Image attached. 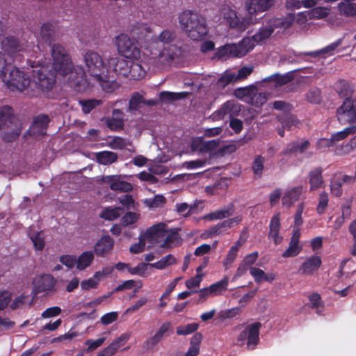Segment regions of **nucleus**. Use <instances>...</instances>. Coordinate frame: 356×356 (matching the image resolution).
Segmentation results:
<instances>
[{"instance_id": "a211bd4d", "label": "nucleus", "mask_w": 356, "mask_h": 356, "mask_svg": "<svg viewBox=\"0 0 356 356\" xmlns=\"http://www.w3.org/2000/svg\"><path fill=\"white\" fill-rule=\"evenodd\" d=\"M274 4V0H248L245 7L251 15H257L270 9Z\"/></svg>"}, {"instance_id": "412c9836", "label": "nucleus", "mask_w": 356, "mask_h": 356, "mask_svg": "<svg viewBox=\"0 0 356 356\" xmlns=\"http://www.w3.org/2000/svg\"><path fill=\"white\" fill-rule=\"evenodd\" d=\"M234 204L233 203H229L220 209L216 210L204 215L202 217V219L209 221L222 220L232 216L234 213Z\"/></svg>"}, {"instance_id": "3c124183", "label": "nucleus", "mask_w": 356, "mask_h": 356, "mask_svg": "<svg viewBox=\"0 0 356 356\" xmlns=\"http://www.w3.org/2000/svg\"><path fill=\"white\" fill-rule=\"evenodd\" d=\"M143 96L140 95L138 92H135L132 95L129 102V110L130 111H138L143 104Z\"/></svg>"}, {"instance_id": "6ab92c4d", "label": "nucleus", "mask_w": 356, "mask_h": 356, "mask_svg": "<svg viewBox=\"0 0 356 356\" xmlns=\"http://www.w3.org/2000/svg\"><path fill=\"white\" fill-rule=\"evenodd\" d=\"M94 79L99 83L102 90L107 93L113 92L120 87V84L114 77L109 74L108 70L104 72L100 76Z\"/></svg>"}, {"instance_id": "a878e982", "label": "nucleus", "mask_w": 356, "mask_h": 356, "mask_svg": "<svg viewBox=\"0 0 356 356\" xmlns=\"http://www.w3.org/2000/svg\"><path fill=\"white\" fill-rule=\"evenodd\" d=\"M303 187L298 186L287 191L282 198V205L287 208L291 207L297 202L302 193Z\"/></svg>"}, {"instance_id": "393cba45", "label": "nucleus", "mask_w": 356, "mask_h": 356, "mask_svg": "<svg viewBox=\"0 0 356 356\" xmlns=\"http://www.w3.org/2000/svg\"><path fill=\"white\" fill-rule=\"evenodd\" d=\"M130 333H123L115 340H113L107 347L102 350L106 356L114 355L118 349L124 346L130 339Z\"/></svg>"}, {"instance_id": "0eeeda50", "label": "nucleus", "mask_w": 356, "mask_h": 356, "mask_svg": "<svg viewBox=\"0 0 356 356\" xmlns=\"http://www.w3.org/2000/svg\"><path fill=\"white\" fill-rule=\"evenodd\" d=\"M1 47L10 62L21 63L28 45L15 37H7L1 43Z\"/></svg>"}, {"instance_id": "c756f323", "label": "nucleus", "mask_w": 356, "mask_h": 356, "mask_svg": "<svg viewBox=\"0 0 356 356\" xmlns=\"http://www.w3.org/2000/svg\"><path fill=\"white\" fill-rule=\"evenodd\" d=\"M145 70L140 63L131 60L127 78L133 80H140L145 76Z\"/></svg>"}, {"instance_id": "37998d69", "label": "nucleus", "mask_w": 356, "mask_h": 356, "mask_svg": "<svg viewBox=\"0 0 356 356\" xmlns=\"http://www.w3.org/2000/svg\"><path fill=\"white\" fill-rule=\"evenodd\" d=\"M54 33V26L51 24L44 23L41 26V37L49 45H51V44Z\"/></svg>"}, {"instance_id": "052dcab7", "label": "nucleus", "mask_w": 356, "mask_h": 356, "mask_svg": "<svg viewBox=\"0 0 356 356\" xmlns=\"http://www.w3.org/2000/svg\"><path fill=\"white\" fill-rule=\"evenodd\" d=\"M227 48L229 57L239 58L244 56V51H243L239 44H227Z\"/></svg>"}, {"instance_id": "423d86ee", "label": "nucleus", "mask_w": 356, "mask_h": 356, "mask_svg": "<svg viewBox=\"0 0 356 356\" xmlns=\"http://www.w3.org/2000/svg\"><path fill=\"white\" fill-rule=\"evenodd\" d=\"M53 58V67L60 75L70 73L73 69V64L65 48L60 44H54L51 48Z\"/></svg>"}, {"instance_id": "0e129e2a", "label": "nucleus", "mask_w": 356, "mask_h": 356, "mask_svg": "<svg viewBox=\"0 0 356 356\" xmlns=\"http://www.w3.org/2000/svg\"><path fill=\"white\" fill-rule=\"evenodd\" d=\"M257 42L253 40V36L250 38H243L239 43L240 47L244 51L245 55L248 51L253 49Z\"/></svg>"}, {"instance_id": "473e14b6", "label": "nucleus", "mask_w": 356, "mask_h": 356, "mask_svg": "<svg viewBox=\"0 0 356 356\" xmlns=\"http://www.w3.org/2000/svg\"><path fill=\"white\" fill-rule=\"evenodd\" d=\"M94 259L92 251H86L81 254L76 259V268L83 270L88 267Z\"/></svg>"}, {"instance_id": "4be33fe9", "label": "nucleus", "mask_w": 356, "mask_h": 356, "mask_svg": "<svg viewBox=\"0 0 356 356\" xmlns=\"http://www.w3.org/2000/svg\"><path fill=\"white\" fill-rule=\"evenodd\" d=\"M323 172V170L321 166L316 167L309 172L308 179L310 191H317L324 185Z\"/></svg>"}, {"instance_id": "cd10ccee", "label": "nucleus", "mask_w": 356, "mask_h": 356, "mask_svg": "<svg viewBox=\"0 0 356 356\" xmlns=\"http://www.w3.org/2000/svg\"><path fill=\"white\" fill-rule=\"evenodd\" d=\"M310 146V143L309 140H305L302 143L299 141H292L287 144L286 147L282 152L284 155H296L297 154H302L305 150H307Z\"/></svg>"}, {"instance_id": "a19ab883", "label": "nucleus", "mask_w": 356, "mask_h": 356, "mask_svg": "<svg viewBox=\"0 0 356 356\" xmlns=\"http://www.w3.org/2000/svg\"><path fill=\"white\" fill-rule=\"evenodd\" d=\"M265 159L261 155L255 156L252 165V170L256 178H261L264 168Z\"/></svg>"}, {"instance_id": "864d4df0", "label": "nucleus", "mask_w": 356, "mask_h": 356, "mask_svg": "<svg viewBox=\"0 0 356 356\" xmlns=\"http://www.w3.org/2000/svg\"><path fill=\"white\" fill-rule=\"evenodd\" d=\"M166 202L165 197L162 195H156L154 198L147 199L146 204L149 208H159L163 207Z\"/></svg>"}, {"instance_id": "79ce46f5", "label": "nucleus", "mask_w": 356, "mask_h": 356, "mask_svg": "<svg viewBox=\"0 0 356 356\" xmlns=\"http://www.w3.org/2000/svg\"><path fill=\"white\" fill-rule=\"evenodd\" d=\"M79 102L81 106L83 113L85 114L90 113L94 108L102 104V100L95 99L79 100Z\"/></svg>"}, {"instance_id": "c9c22d12", "label": "nucleus", "mask_w": 356, "mask_h": 356, "mask_svg": "<svg viewBox=\"0 0 356 356\" xmlns=\"http://www.w3.org/2000/svg\"><path fill=\"white\" fill-rule=\"evenodd\" d=\"M356 134V125L346 127L343 130L334 133L331 135V139L335 145L337 142L345 139L349 135Z\"/></svg>"}, {"instance_id": "4d7b16f0", "label": "nucleus", "mask_w": 356, "mask_h": 356, "mask_svg": "<svg viewBox=\"0 0 356 356\" xmlns=\"http://www.w3.org/2000/svg\"><path fill=\"white\" fill-rule=\"evenodd\" d=\"M306 99L312 104H319L321 102V90L317 88L310 89L306 94Z\"/></svg>"}, {"instance_id": "f704fd0d", "label": "nucleus", "mask_w": 356, "mask_h": 356, "mask_svg": "<svg viewBox=\"0 0 356 356\" xmlns=\"http://www.w3.org/2000/svg\"><path fill=\"white\" fill-rule=\"evenodd\" d=\"M122 211L120 207H108L102 211L99 217L107 220H114L121 216Z\"/></svg>"}, {"instance_id": "1a4fd4ad", "label": "nucleus", "mask_w": 356, "mask_h": 356, "mask_svg": "<svg viewBox=\"0 0 356 356\" xmlns=\"http://www.w3.org/2000/svg\"><path fill=\"white\" fill-rule=\"evenodd\" d=\"M260 322H255L247 325L239 334L237 341L241 345L246 342L247 348L253 350L259 342V331L261 327Z\"/></svg>"}, {"instance_id": "7ed1b4c3", "label": "nucleus", "mask_w": 356, "mask_h": 356, "mask_svg": "<svg viewBox=\"0 0 356 356\" xmlns=\"http://www.w3.org/2000/svg\"><path fill=\"white\" fill-rule=\"evenodd\" d=\"M295 21V15L288 13L282 17H272L266 21L265 26L261 27L258 32L253 35V40L259 44L269 38L276 29L286 30Z\"/></svg>"}, {"instance_id": "58836bf2", "label": "nucleus", "mask_w": 356, "mask_h": 356, "mask_svg": "<svg viewBox=\"0 0 356 356\" xmlns=\"http://www.w3.org/2000/svg\"><path fill=\"white\" fill-rule=\"evenodd\" d=\"M229 283V278L225 276L221 280L212 284L208 288L211 291V296H216L220 294L223 291L227 289Z\"/></svg>"}, {"instance_id": "8fccbe9b", "label": "nucleus", "mask_w": 356, "mask_h": 356, "mask_svg": "<svg viewBox=\"0 0 356 356\" xmlns=\"http://www.w3.org/2000/svg\"><path fill=\"white\" fill-rule=\"evenodd\" d=\"M176 38L174 30L165 29L158 36L157 40L164 44H168Z\"/></svg>"}, {"instance_id": "6e6552de", "label": "nucleus", "mask_w": 356, "mask_h": 356, "mask_svg": "<svg viewBox=\"0 0 356 356\" xmlns=\"http://www.w3.org/2000/svg\"><path fill=\"white\" fill-rule=\"evenodd\" d=\"M84 61L88 73L93 79L100 76L104 72L108 71L102 56L94 51H88L86 53Z\"/></svg>"}, {"instance_id": "dca6fc26", "label": "nucleus", "mask_w": 356, "mask_h": 356, "mask_svg": "<svg viewBox=\"0 0 356 356\" xmlns=\"http://www.w3.org/2000/svg\"><path fill=\"white\" fill-rule=\"evenodd\" d=\"M114 240L108 234H104L94 245V254L99 257H106L113 252Z\"/></svg>"}, {"instance_id": "69168bd1", "label": "nucleus", "mask_w": 356, "mask_h": 356, "mask_svg": "<svg viewBox=\"0 0 356 356\" xmlns=\"http://www.w3.org/2000/svg\"><path fill=\"white\" fill-rule=\"evenodd\" d=\"M106 338L105 337H101L96 340L94 339H88L85 341V344L88 346V348L86 349L87 352L92 351L99 346H101L104 342L105 341Z\"/></svg>"}, {"instance_id": "5701e85b", "label": "nucleus", "mask_w": 356, "mask_h": 356, "mask_svg": "<svg viewBox=\"0 0 356 356\" xmlns=\"http://www.w3.org/2000/svg\"><path fill=\"white\" fill-rule=\"evenodd\" d=\"M322 261L319 256L312 255L305 259L299 268V273L305 275H312L321 266Z\"/></svg>"}, {"instance_id": "5fc2aeb1", "label": "nucleus", "mask_w": 356, "mask_h": 356, "mask_svg": "<svg viewBox=\"0 0 356 356\" xmlns=\"http://www.w3.org/2000/svg\"><path fill=\"white\" fill-rule=\"evenodd\" d=\"M328 194L325 191L321 193L319 195L318 203L316 207V211L319 215L324 213L328 205Z\"/></svg>"}, {"instance_id": "b1692460", "label": "nucleus", "mask_w": 356, "mask_h": 356, "mask_svg": "<svg viewBox=\"0 0 356 356\" xmlns=\"http://www.w3.org/2000/svg\"><path fill=\"white\" fill-rule=\"evenodd\" d=\"M50 122L49 118L47 115H39L35 117L31 127V131L33 135H45L46 130Z\"/></svg>"}, {"instance_id": "13d9d810", "label": "nucleus", "mask_w": 356, "mask_h": 356, "mask_svg": "<svg viewBox=\"0 0 356 356\" xmlns=\"http://www.w3.org/2000/svg\"><path fill=\"white\" fill-rule=\"evenodd\" d=\"M199 327L197 323H190L185 326H178L177 327V334L178 335H187L195 332Z\"/></svg>"}, {"instance_id": "f257e3e1", "label": "nucleus", "mask_w": 356, "mask_h": 356, "mask_svg": "<svg viewBox=\"0 0 356 356\" xmlns=\"http://www.w3.org/2000/svg\"><path fill=\"white\" fill-rule=\"evenodd\" d=\"M179 23L187 35L193 40H202L207 35L206 19L199 13L186 10L179 14Z\"/></svg>"}, {"instance_id": "72a5a7b5", "label": "nucleus", "mask_w": 356, "mask_h": 356, "mask_svg": "<svg viewBox=\"0 0 356 356\" xmlns=\"http://www.w3.org/2000/svg\"><path fill=\"white\" fill-rule=\"evenodd\" d=\"M166 232L165 225L164 223H159L149 227L145 232V236L152 239L156 237L164 236Z\"/></svg>"}, {"instance_id": "680f3d73", "label": "nucleus", "mask_w": 356, "mask_h": 356, "mask_svg": "<svg viewBox=\"0 0 356 356\" xmlns=\"http://www.w3.org/2000/svg\"><path fill=\"white\" fill-rule=\"evenodd\" d=\"M150 264L140 263L136 267L128 268V272L131 275H138L141 277L145 276V273L147 270V266Z\"/></svg>"}, {"instance_id": "a18cd8bd", "label": "nucleus", "mask_w": 356, "mask_h": 356, "mask_svg": "<svg viewBox=\"0 0 356 356\" xmlns=\"http://www.w3.org/2000/svg\"><path fill=\"white\" fill-rule=\"evenodd\" d=\"M309 300L312 304L311 308L315 309L316 313L321 315L324 306L320 294L318 293H313L309 296Z\"/></svg>"}, {"instance_id": "49530a36", "label": "nucleus", "mask_w": 356, "mask_h": 356, "mask_svg": "<svg viewBox=\"0 0 356 356\" xmlns=\"http://www.w3.org/2000/svg\"><path fill=\"white\" fill-rule=\"evenodd\" d=\"M339 10L341 13L348 17L356 15V3L350 1L341 2L339 4Z\"/></svg>"}, {"instance_id": "aec40b11", "label": "nucleus", "mask_w": 356, "mask_h": 356, "mask_svg": "<svg viewBox=\"0 0 356 356\" xmlns=\"http://www.w3.org/2000/svg\"><path fill=\"white\" fill-rule=\"evenodd\" d=\"M353 179L352 176L342 175L341 173L336 174L330 182L332 194L336 197H340L343 193V184L353 183Z\"/></svg>"}, {"instance_id": "09e8293b", "label": "nucleus", "mask_w": 356, "mask_h": 356, "mask_svg": "<svg viewBox=\"0 0 356 356\" xmlns=\"http://www.w3.org/2000/svg\"><path fill=\"white\" fill-rule=\"evenodd\" d=\"M180 241V237L177 230H172L167 234L165 238L161 245L162 247H172L178 244Z\"/></svg>"}, {"instance_id": "20e7f679", "label": "nucleus", "mask_w": 356, "mask_h": 356, "mask_svg": "<svg viewBox=\"0 0 356 356\" xmlns=\"http://www.w3.org/2000/svg\"><path fill=\"white\" fill-rule=\"evenodd\" d=\"M13 127L14 129L12 131L4 133L3 140L5 142L10 143L16 140L22 132V128L17 124L11 106L6 105L0 107V130Z\"/></svg>"}, {"instance_id": "de8ad7c7", "label": "nucleus", "mask_w": 356, "mask_h": 356, "mask_svg": "<svg viewBox=\"0 0 356 356\" xmlns=\"http://www.w3.org/2000/svg\"><path fill=\"white\" fill-rule=\"evenodd\" d=\"M235 81H236L235 79V74L233 72H225L217 80L216 86L218 88L223 89L229 83Z\"/></svg>"}, {"instance_id": "4c0bfd02", "label": "nucleus", "mask_w": 356, "mask_h": 356, "mask_svg": "<svg viewBox=\"0 0 356 356\" xmlns=\"http://www.w3.org/2000/svg\"><path fill=\"white\" fill-rule=\"evenodd\" d=\"M342 40L343 39L340 38L337 41L332 42V44L326 46L325 47L321 49L319 51L306 52L304 54L307 56L316 57L320 54H330L341 44Z\"/></svg>"}, {"instance_id": "c85d7f7f", "label": "nucleus", "mask_w": 356, "mask_h": 356, "mask_svg": "<svg viewBox=\"0 0 356 356\" xmlns=\"http://www.w3.org/2000/svg\"><path fill=\"white\" fill-rule=\"evenodd\" d=\"M97 161L104 165H111L118 161V154L111 151H102L95 154Z\"/></svg>"}, {"instance_id": "e433bc0d", "label": "nucleus", "mask_w": 356, "mask_h": 356, "mask_svg": "<svg viewBox=\"0 0 356 356\" xmlns=\"http://www.w3.org/2000/svg\"><path fill=\"white\" fill-rule=\"evenodd\" d=\"M110 188L112 191H118L128 193L133 190V186L131 184L121 180L120 176L118 175L114 182H112V184L110 185Z\"/></svg>"}, {"instance_id": "9b49d317", "label": "nucleus", "mask_w": 356, "mask_h": 356, "mask_svg": "<svg viewBox=\"0 0 356 356\" xmlns=\"http://www.w3.org/2000/svg\"><path fill=\"white\" fill-rule=\"evenodd\" d=\"M183 54L182 48L175 44L164 47L156 56V63L162 66L170 65L172 63L178 60Z\"/></svg>"}, {"instance_id": "e2e57ef3", "label": "nucleus", "mask_w": 356, "mask_h": 356, "mask_svg": "<svg viewBox=\"0 0 356 356\" xmlns=\"http://www.w3.org/2000/svg\"><path fill=\"white\" fill-rule=\"evenodd\" d=\"M329 14V9L325 7H316L310 10L309 15L311 18L321 19L327 16Z\"/></svg>"}, {"instance_id": "39448f33", "label": "nucleus", "mask_w": 356, "mask_h": 356, "mask_svg": "<svg viewBox=\"0 0 356 356\" xmlns=\"http://www.w3.org/2000/svg\"><path fill=\"white\" fill-rule=\"evenodd\" d=\"M0 79L6 83L11 91H23L31 83L30 78L24 71L19 70L15 67L9 66L8 70H6L3 76Z\"/></svg>"}, {"instance_id": "7c9ffc66", "label": "nucleus", "mask_w": 356, "mask_h": 356, "mask_svg": "<svg viewBox=\"0 0 356 356\" xmlns=\"http://www.w3.org/2000/svg\"><path fill=\"white\" fill-rule=\"evenodd\" d=\"M187 96V92H174L169 91H162L159 93V100L161 102L169 103L184 99Z\"/></svg>"}, {"instance_id": "774afa93", "label": "nucleus", "mask_w": 356, "mask_h": 356, "mask_svg": "<svg viewBox=\"0 0 356 356\" xmlns=\"http://www.w3.org/2000/svg\"><path fill=\"white\" fill-rule=\"evenodd\" d=\"M250 273L253 277L256 283L259 284L264 281L265 272L256 267H250Z\"/></svg>"}, {"instance_id": "c03bdc74", "label": "nucleus", "mask_w": 356, "mask_h": 356, "mask_svg": "<svg viewBox=\"0 0 356 356\" xmlns=\"http://www.w3.org/2000/svg\"><path fill=\"white\" fill-rule=\"evenodd\" d=\"M227 22L231 28H236L238 30L243 31L245 29L244 24L240 21L235 12L231 11L226 16Z\"/></svg>"}, {"instance_id": "603ef678", "label": "nucleus", "mask_w": 356, "mask_h": 356, "mask_svg": "<svg viewBox=\"0 0 356 356\" xmlns=\"http://www.w3.org/2000/svg\"><path fill=\"white\" fill-rule=\"evenodd\" d=\"M106 126L114 131H119L124 128V122L122 119L108 118L106 119Z\"/></svg>"}, {"instance_id": "2eb2a0df", "label": "nucleus", "mask_w": 356, "mask_h": 356, "mask_svg": "<svg viewBox=\"0 0 356 356\" xmlns=\"http://www.w3.org/2000/svg\"><path fill=\"white\" fill-rule=\"evenodd\" d=\"M33 293L37 295L42 292L51 293L54 292L56 280L51 275L43 274L35 279L33 282Z\"/></svg>"}, {"instance_id": "2f4dec72", "label": "nucleus", "mask_w": 356, "mask_h": 356, "mask_svg": "<svg viewBox=\"0 0 356 356\" xmlns=\"http://www.w3.org/2000/svg\"><path fill=\"white\" fill-rule=\"evenodd\" d=\"M293 79V74L290 72L286 73L283 75L279 74H272L263 79V81H273L277 86H284L291 82Z\"/></svg>"}, {"instance_id": "6e6d98bb", "label": "nucleus", "mask_w": 356, "mask_h": 356, "mask_svg": "<svg viewBox=\"0 0 356 356\" xmlns=\"http://www.w3.org/2000/svg\"><path fill=\"white\" fill-rule=\"evenodd\" d=\"M356 148V136H354L349 142L343 144L340 148L337 149V154L346 155L350 153L353 149Z\"/></svg>"}, {"instance_id": "f03ea898", "label": "nucleus", "mask_w": 356, "mask_h": 356, "mask_svg": "<svg viewBox=\"0 0 356 356\" xmlns=\"http://www.w3.org/2000/svg\"><path fill=\"white\" fill-rule=\"evenodd\" d=\"M145 29L143 26H134L131 34L134 39H131L127 34H120L116 38V46L119 53L124 57L130 59H137L140 56V50L138 47L137 40H142ZM147 31H145L146 33Z\"/></svg>"}, {"instance_id": "f3484780", "label": "nucleus", "mask_w": 356, "mask_h": 356, "mask_svg": "<svg viewBox=\"0 0 356 356\" xmlns=\"http://www.w3.org/2000/svg\"><path fill=\"white\" fill-rule=\"evenodd\" d=\"M300 236V230L298 229H293V234L290 239L289 247L282 253V257H295L301 252L302 246L299 244Z\"/></svg>"}, {"instance_id": "9d476101", "label": "nucleus", "mask_w": 356, "mask_h": 356, "mask_svg": "<svg viewBox=\"0 0 356 356\" xmlns=\"http://www.w3.org/2000/svg\"><path fill=\"white\" fill-rule=\"evenodd\" d=\"M337 116L341 124L356 123V99L346 97L337 109Z\"/></svg>"}, {"instance_id": "bf43d9fd", "label": "nucleus", "mask_w": 356, "mask_h": 356, "mask_svg": "<svg viewBox=\"0 0 356 356\" xmlns=\"http://www.w3.org/2000/svg\"><path fill=\"white\" fill-rule=\"evenodd\" d=\"M220 143V139H213L209 141H205L202 144L199 150L202 152L214 151L219 146Z\"/></svg>"}, {"instance_id": "338daca9", "label": "nucleus", "mask_w": 356, "mask_h": 356, "mask_svg": "<svg viewBox=\"0 0 356 356\" xmlns=\"http://www.w3.org/2000/svg\"><path fill=\"white\" fill-rule=\"evenodd\" d=\"M118 318V313L116 312H111L105 314L101 317L100 322L104 325H108L113 322L116 321Z\"/></svg>"}, {"instance_id": "ea45409f", "label": "nucleus", "mask_w": 356, "mask_h": 356, "mask_svg": "<svg viewBox=\"0 0 356 356\" xmlns=\"http://www.w3.org/2000/svg\"><path fill=\"white\" fill-rule=\"evenodd\" d=\"M176 262L177 260L172 254H168L162 257L157 262L150 264L149 266L156 269L162 270L169 266L176 264Z\"/></svg>"}, {"instance_id": "4468645a", "label": "nucleus", "mask_w": 356, "mask_h": 356, "mask_svg": "<svg viewBox=\"0 0 356 356\" xmlns=\"http://www.w3.org/2000/svg\"><path fill=\"white\" fill-rule=\"evenodd\" d=\"M241 104L234 101H227L211 116L215 120H222L226 116H229L231 119L240 114L241 111Z\"/></svg>"}, {"instance_id": "ddd939ff", "label": "nucleus", "mask_w": 356, "mask_h": 356, "mask_svg": "<svg viewBox=\"0 0 356 356\" xmlns=\"http://www.w3.org/2000/svg\"><path fill=\"white\" fill-rule=\"evenodd\" d=\"M277 120L281 124V127H277V134L281 137L284 136V130H293L295 128H298L301 125L300 120L296 115L292 114L290 112L282 113L277 115Z\"/></svg>"}, {"instance_id": "bb28decb", "label": "nucleus", "mask_w": 356, "mask_h": 356, "mask_svg": "<svg viewBox=\"0 0 356 356\" xmlns=\"http://www.w3.org/2000/svg\"><path fill=\"white\" fill-rule=\"evenodd\" d=\"M131 60H127L120 58H111L109 60V65L113 67L114 72L124 77H128V71Z\"/></svg>"}, {"instance_id": "f8f14e48", "label": "nucleus", "mask_w": 356, "mask_h": 356, "mask_svg": "<svg viewBox=\"0 0 356 356\" xmlns=\"http://www.w3.org/2000/svg\"><path fill=\"white\" fill-rule=\"evenodd\" d=\"M35 72L34 80L38 88L43 92L50 90L56 83L54 74L43 67Z\"/></svg>"}]
</instances>
